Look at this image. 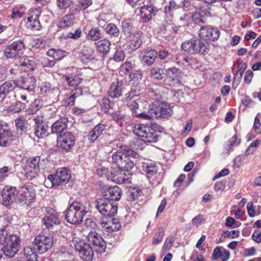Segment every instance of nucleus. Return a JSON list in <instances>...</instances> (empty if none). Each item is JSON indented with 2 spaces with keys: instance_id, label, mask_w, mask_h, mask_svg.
<instances>
[{
  "instance_id": "57",
  "label": "nucleus",
  "mask_w": 261,
  "mask_h": 261,
  "mask_svg": "<svg viewBox=\"0 0 261 261\" xmlns=\"http://www.w3.org/2000/svg\"><path fill=\"white\" fill-rule=\"evenodd\" d=\"M175 239L173 237H169L167 238L163 246L162 249L164 251L169 250L171 248L172 245Z\"/></svg>"
},
{
  "instance_id": "60",
  "label": "nucleus",
  "mask_w": 261,
  "mask_h": 261,
  "mask_svg": "<svg viewBox=\"0 0 261 261\" xmlns=\"http://www.w3.org/2000/svg\"><path fill=\"white\" fill-rule=\"evenodd\" d=\"M36 250L35 246H34L33 248L30 246L25 247L24 248V255L25 258L36 254Z\"/></svg>"
},
{
  "instance_id": "44",
  "label": "nucleus",
  "mask_w": 261,
  "mask_h": 261,
  "mask_svg": "<svg viewBox=\"0 0 261 261\" xmlns=\"http://www.w3.org/2000/svg\"><path fill=\"white\" fill-rule=\"evenodd\" d=\"M193 21L196 24L203 26L202 24L205 22L204 16L200 12L196 11L191 16Z\"/></svg>"
},
{
  "instance_id": "37",
  "label": "nucleus",
  "mask_w": 261,
  "mask_h": 261,
  "mask_svg": "<svg viewBox=\"0 0 261 261\" xmlns=\"http://www.w3.org/2000/svg\"><path fill=\"white\" fill-rule=\"evenodd\" d=\"M180 6L177 5L175 1L172 0L169 2L168 4L165 8V13L166 15L171 16L173 13L176 10L180 8Z\"/></svg>"
},
{
  "instance_id": "31",
  "label": "nucleus",
  "mask_w": 261,
  "mask_h": 261,
  "mask_svg": "<svg viewBox=\"0 0 261 261\" xmlns=\"http://www.w3.org/2000/svg\"><path fill=\"white\" fill-rule=\"evenodd\" d=\"M105 126L103 124H99L97 125L89 135V140L91 142H94L102 134Z\"/></svg>"
},
{
  "instance_id": "11",
  "label": "nucleus",
  "mask_w": 261,
  "mask_h": 261,
  "mask_svg": "<svg viewBox=\"0 0 261 261\" xmlns=\"http://www.w3.org/2000/svg\"><path fill=\"white\" fill-rule=\"evenodd\" d=\"M75 139L73 134L69 132H66L57 138V146L65 151H69L75 144Z\"/></svg>"
},
{
  "instance_id": "1",
  "label": "nucleus",
  "mask_w": 261,
  "mask_h": 261,
  "mask_svg": "<svg viewBox=\"0 0 261 261\" xmlns=\"http://www.w3.org/2000/svg\"><path fill=\"white\" fill-rule=\"evenodd\" d=\"M117 146L118 149L115 153V164L119 169L127 170L133 164V163L128 162L127 157L136 159L139 157V154L126 145H117Z\"/></svg>"
},
{
  "instance_id": "29",
  "label": "nucleus",
  "mask_w": 261,
  "mask_h": 261,
  "mask_svg": "<svg viewBox=\"0 0 261 261\" xmlns=\"http://www.w3.org/2000/svg\"><path fill=\"white\" fill-rule=\"evenodd\" d=\"M229 256V251L221 247H217L214 250L213 257L215 259L220 258L223 261H227Z\"/></svg>"
},
{
  "instance_id": "20",
  "label": "nucleus",
  "mask_w": 261,
  "mask_h": 261,
  "mask_svg": "<svg viewBox=\"0 0 261 261\" xmlns=\"http://www.w3.org/2000/svg\"><path fill=\"white\" fill-rule=\"evenodd\" d=\"M89 242L98 248L99 251H103L106 249V242L95 231H91L87 237Z\"/></svg>"
},
{
  "instance_id": "49",
  "label": "nucleus",
  "mask_w": 261,
  "mask_h": 261,
  "mask_svg": "<svg viewBox=\"0 0 261 261\" xmlns=\"http://www.w3.org/2000/svg\"><path fill=\"white\" fill-rule=\"evenodd\" d=\"M143 168L146 173L150 176L155 175L158 172V168L153 164H145L143 165Z\"/></svg>"
},
{
  "instance_id": "27",
  "label": "nucleus",
  "mask_w": 261,
  "mask_h": 261,
  "mask_svg": "<svg viewBox=\"0 0 261 261\" xmlns=\"http://www.w3.org/2000/svg\"><path fill=\"white\" fill-rule=\"evenodd\" d=\"M102 228H105V231L112 235L114 231L113 225L114 224V216H105L100 222ZM109 236V234H107Z\"/></svg>"
},
{
  "instance_id": "55",
  "label": "nucleus",
  "mask_w": 261,
  "mask_h": 261,
  "mask_svg": "<svg viewBox=\"0 0 261 261\" xmlns=\"http://www.w3.org/2000/svg\"><path fill=\"white\" fill-rule=\"evenodd\" d=\"M72 3V0H57V5L60 9H66Z\"/></svg>"
},
{
  "instance_id": "45",
  "label": "nucleus",
  "mask_w": 261,
  "mask_h": 261,
  "mask_svg": "<svg viewBox=\"0 0 261 261\" xmlns=\"http://www.w3.org/2000/svg\"><path fill=\"white\" fill-rule=\"evenodd\" d=\"M43 102L42 99L38 98L34 100L29 109V113H35L38 111L43 106Z\"/></svg>"
},
{
  "instance_id": "18",
  "label": "nucleus",
  "mask_w": 261,
  "mask_h": 261,
  "mask_svg": "<svg viewBox=\"0 0 261 261\" xmlns=\"http://www.w3.org/2000/svg\"><path fill=\"white\" fill-rule=\"evenodd\" d=\"M35 122L36 129L35 131V135L38 138H43L47 136V129L48 128L46 122L43 120V118L41 116H37L34 119Z\"/></svg>"
},
{
  "instance_id": "22",
  "label": "nucleus",
  "mask_w": 261,
  "mask_h": 261,
  "mask_svg": "<svg viewBox=\"0 0 261 261\" xmlns=\"http://www.w3.org/2000/svg\"><path fill=\"white\" fill-rule=\"evenodd\" d=\"M18 81H9L5 82L0 86V98L4 99L6 94L12 91L16 87H19Z\"/></svg>"
},
{
  "instance_id": "12",
  "label": "nucleus",
  "mask_w": 261,
  "mask_h": 261,
  "mask_svg": "<svg viewBox=\"0 0 261 261\" xmlns=\"http://www.w3.org/2000/svg\"><path fill=\"white\" fill-rule=\"evenodd\" d=\"M167 85L174 87H178L182 85L181 72L175 67L168 68L166 71Z\"/></svg>"
},
{
  "instance_id": "43",
  "label": "nucleus",
  "mask_w": 261,
  "mask_h": 261,
  "mask_svg": "<svg viewBox=\"0 0 261 261\" xmlns=\"http://www.w3.org/2000/svg\"><path fill=\"white\" fill-rule=\"evenodd\" d=\"M121 170L120 176L117 177V182L118 184H127L131 182L132 177L125 173L124 171L126 169Z\"/></svg>"
},
{
  "instance_id": "19",
  "label": "nucleus",
  "mask_w": 261,
  "mask_h": 261,
  "mask_svg": "<svg viewBox=\"0 0 261 261\" xmlns=\"http://www.w3.org/2000/svg\"><path fill=\"white\" fill-rule=\"evenodd\" d=\"M157 57L156 50L154 49L144 50L141 53L139 59L143 65L150 66L154 62Z\"/></svg>"
},
{
  "instance_id": "16",
  "label": "nucleus",
  "mask_w": 261,
  "mask_h": 261,
  "mask_svg": "<svg viewBox=\"0 0 261 261\" xmlns=\"http://www.w3.org/2000/svg\"><path fill=\"white\" fill-rule=\"evenodd\" d=\"M18 191L14 187L7 186L2 191L3 204L8 206L10 205L15 200Z\"/></svg>"
},
{
  "instance_id": "54",
  "label": "nucleus",
  "mask_w": 261,
  "mask_h": 261,
  "mask_svg": "<svg viewBox=\"0 0 261 261\" xmlns=\"http://www.w3.org/2000/svg\"><path fill=\"white\" fill-rule=\"evenodd\" d=\"M27 123V120L23 117H19L15 120L16 126L17 129H19L21 132L24 129Z\"/></svg>"
},
{
  "instance_id": "33",
  "label": "nucleus",
  "mask_w": 261,
  "mask_h": 261,
  "mask_svg": "<svg viewBox=\"0 0 261 261\" xmlns=\"http://www.w3.org/2000/svg\"><path fill=\"white\" fill-rule=\"evenodd\" d=\"M19 248L17 247L16 245H13L12 246L6 244L2 248V250L4 254L10 257H13L15 254L18 252Z\"/></svg>"
},
{
  "instance_id": "61",
  "label": "nucleus",
  "mask_w": 261,
  "mask_h": 261,
  "mask_svg": "<svg viewBox=\"0 0 261 261\" xmlns=\"http://www.w3.org/2000/svg\"><path fill=\"white\" fill-rule=\"evenodd\" d=\"M81 9L85 10L92 4V0H79Z\"/></svg>"
},
{
  "instance_id": "58",
  "label": "nucleus",
  "mask_w": 261,
  "mask_h": 261,
  "mask_svg": "<svg viewBox=\"0 0 261 261\" xmlns=\"http://www.w3.org/2000/svg\"><path fill=\"white\" fill-rule=\"evenodd\" d=\"M41 13V10L40 8H37L32 10L29 13V16L28 18L29 19H39V17Z\"/></svg>"
},
{
  "instance_id": "34",
  "label": "nucleus",
  "mask_w": 261,
  "mask_h": 261,
  "mask_svg": "<svg viewBox=\"0 0 261 261\" xmlns=\"http://www.w3.org/2000/svg\"><path fill=\"white\" fill-rule=\"evenodd\" d=\"M20 64L21 67V70H23L25 72L33 71L35 67V62L32 60H29L25 58L21 59Z\"/></svg>"
},
{
  "instance_id": "28",
  "label": "nucleus",
  "mask_w": 261,
  "mask_h": 261,
  "mask_svg": "<svg viewBox=\"0 0 261 261\" xmlns=\"http://www.w3.org/2000/svg\"><path fill=\"white\" fill-rule=\"evenodd\" d=\"M153 8L151 6H144L141 8V17L144 22H148L155 15Z\"/></svg>"
},
{
  "instance_id": "46",
  "label": "nucleus",
  "mask_w": 261,
  "mask_h": 261,
  "mask_svg": "<svg viewBox=\"0 0 261 261\" xmlns=\"http://www.w3.org/2000/svg\"><path fill=\"white\" fill-rule=\"evenodd\" d=\"M20 239L19 237L16 234H10L8 236L7 240L6 241V244L10 245L12 246L16 245L17 247L20 248Z\"/></svg>"
},
{
  "instance_id": "3",
  "label": "nucleus",
  "mask_w": 261,
  "mask_h": 261,
  "mask_svg": "<svg viewBox=\"0 0 261 261\" xmlns=\"http://www.w3.org/2000/svg\"><path fill=\"white\" fill-rule=\"evenodd\" d=\"M86 213V207L82 202L74 201L65 212V219L70 223L79 224Z\"/></svg>"
},
{
  "instance_id": "41",
  "label": "nucleus",
  "mask_w": 261,
  "mask_h": 261,
  "mask_svg": "<svg viewBox=\"0 0 261 261\" xmlns=\"http://www.w3.org/2000/svg\"><path fill=\"white\" fill-rule=\"evenodd\" d=\"M164 71L163 68L156 67L150 70V76L154 80H161L163 79Z\"/></svg>"
},
{
  "instance_id": "38",
  "label": "nucleus",
  "mask_w": 261,
  "mask_h": 261,
  "mask_svg": "<svg viewBox=\"0 0 261 261\" xmlns=\"http://www.w3.org/2000/svg\"><path fill=\"white\" fill-rule=\"evenodd\" d=\"M137 96L134 94L131 95V94H129V95L126 97V105L130 108V110H136L138 109L139 105L137 102Z\"/></svg>"
},
{
  "instance_id": "63",
  "label": "nucleus",
  "mask_w": 261,
  "mask_h": 261,
  "mask_svg": "<svg viewBox=\"0 0 261 261\" xmlns=\"http://www.w3.org/2000/svg\"><path fill=\"white\" fill-rule=\"evenodd\" d=\"M14 96L18 99H20L23 101H26L27 99V95L24 93V90L22 89H19L17 91Z\"/></svg>"
},
{
  "instance_id": "9",
  "label": "nucleus",
  "mask_w": 261,
  "mask_h": 261,
  "mask_svg": "<svg viewBox=\"0 0 261 261\" xmlns=\"http://www.w3.org/2000/svg\"><path fill=\"white\" fill-rule=\"evenodd\" d=\"M17 201L21 204L31 203L36 197V192L31 185H24L19 188L17 194Z\"/></svg>"
},
{
  "instance_id": "13",
  "label": "nucleus",
  "mask_w": 261,
  "mask_h": 261,
  "mask_svg": "<svg viewBox=\"0 0 261 261\" xmlns=\"http://www.w3.org/2000/svg\"><path fill=\"white\" fill-rule=\"evenodd\" d=\"M25 49L24 45L21 40L14 41L4 50L7 58H13L21 55Z\"/></svg>"
},
{
  "instance_id": "26",
  "label": "nucleus",
  "mask_w": 261,
  "mask_h": 261,
  "mask_svg": "<svg viewBox=\"0 0 261 261\" xmlns=\"http://www.w3.org/2000/svg\"><path fill=\"white\" fill-rule=\"evenodd\" d=\"M40 91L41 92V94H44L47 96L57 95L59 93V90L58 88L52 87L51 84L47 82L42 83L40 88Z\"/></svg>"
},
{
  "instance_id": "62",
  "label": "nucleus",
  "mask_w": 261,
  "mask_h": 261,
  "mask_svg": "<svg viewBox=\"0 0 261 261\" xmlns=\"http://www.w3.org/2000/svg\"><path fill=\"white\" fill-rule=\"evenodd\" d=\"M25 108L24 103L21 102L20 101H17L14 106L12 110L14 113H18L23 110Z\"/></svg>"
},
{
  "instance_id": "15",
  "label": "nucleus",
  "mask_w": 261,
  "mask_h": 261,
  "mask_svg": "<svg viewBox=\"0 0 261 261\" xmlns=\"http://www.w3.org/2000/svg\"><path fill=\"white\" fill-rule=\"evenodd\" d=\"M61 221L56 211L50 207L46 208V215L42 219V222L48 229H53L54 226L59 225Z\"/></svg>"
},
{
  "instance_id": "30",
  "label": "nucleus",
  "mask_w": 261,
  "mask_h": 261,
  "mask_svg": "<svg viewBox=\"0 0 261 261\" xmlns=\"http://www.w3.org/2000/svg\"><path fill=\"white\" fill-rule=\"evenodd\" d=\"M75 17L73 14H68L62 17L58 23V27L60 28H65L73 24Z\"/></svg>"
},
{
  "instance_id": "4",
  "label": "nucleus",
  "mask_w": 261,
  "mask_h": 261,
  "mask_svg": "<svg viewBox=\"0 0 261 261\" xmlns=\"http://www.w3.org/2000/svg\"><path fill=\"white\" fill-rule=\"evenodd\" d=\"M208 44L199 39L192 38L181 44V48L191 54H203L208 51Z\"/></svg>"
},
{
  "instance_id": "5",
  "label": "nucleus",
  "mask_w": 261,
  "mask_h": 261,
  "mask_svg": "<svg viewBox=\"0 0 261 261\" xmlns=\"http://www.w3.org/2000/svg\"><path fill=\"white\" fill-rule=\"evenodd\" d=\"M54 243V238L50 234L40 233L36 236L33 245L40 254H43L50 250Z\"/></svg>"
},
{
  "instance_id": "36",
  "label": "nucleus",
  "mask_w": 261,
  "mask_h": 261,
  "mask_svg": "<svg viewBox=\"0 0 261 261\" xmlns=\"http://www.w3.org/2000/svg\"><path fill=\"white\" fill-rule=\"evenodd\" d=\"M247 67V64H243L240 67H238V70L236 72L233 81V85H238L240 83L242 77L244 74L245 70Z\"/></svg>"
},
{
  "instance_id": "47",
  "label": "nucleus",
  "mask_w": 261,
  "mask_h": 261,
  "mask_svg": "<svg viewBox=\"0 0 261 261\" xmlns=\"http://www.w3.org/2000/svg\"><path fill=\"white\" fill-rule=\"evenodd\" d=\"M88 37L92 40H97L101 38V34L99 29L95 28L91 29L88 34Z\"/></svg>"
},
{
  "instance_id": "35",
  "label": "nucleus",
  "mask_w": 261,
  "mask_h": 261,
  "mask_svg": "<svg viewBox=\"0 0 261 261\" xmlns=\"http://www.w3.org/2000/svg\"><path fill=\"white\" fill-rule=\"evenodd\" d=\"M143 33L141 32L135 33L130 40V45L134 48H139L142 43Z\"/></svg>"
},
{
  "instance_id": "7",
  "label": "nucleus",
  "mask_w": 261,
  "mask_h": 261,
  "mask_svg": "<svg viewBox=\"0 0 261 261\" xmlns=\"http://www.w3.org/2000/svg\"><path fill=\"white\" fill-rule=\"evenodd\" d=\"M133 132L136 136L145 138L146 142L154 143L158 141V135L155 130L148 125L137 124L134 127Z\"/></svg>"
},
{
  "instance_id": "40",
  "label": "nucleus",
  "mask_w": 261,
  "mask_h": 261,
  "mask_svg": "<svg viewBox=\"0 0 261 261\" xmlns=\"http://www.w3.org/2000/svg\"><path fill=\"white\" fill-rule=\"evenodd\" d=\"M63 80L66 81L69 86L75 87L80 84L82 81V79L79 76H64L62 77Z\"/></svg>"
},
{
  "instance_id": "32",
  "label": "nucleus",
  "mask_w": 261,
  "mask_h": 261,
  "mask_svg": "<svg viewBox=\"0 0 261 261\" xmlns=\"http://www.w3.org/2000/svg\"><path fill=\"white\" fill-rule=\"evenodd\" d=\"M82 93V90L80 88H76L70 93V95L65 99V104L68 106H73L74 104L76 97Z\"/></svg>"
},
{
  "instance_id": "59",
  "label": "nucleus",
  "mask_w": 261,
  "mask_h": 261,
  "mask_svg": "<svg viewBox=\"0 0 261 261\" xmlns=\"http://www.w3.org/2000/svg\"><path fill=\"white\" fill-rule=\"evenodd\" d=\"M10 170L11 169L8 166H4L0 168V181L3 180L8 176L9 172Z\"/></svg>"
},
{
  "instance_id": "14",
  "label": "nucleus",
  "mask_w": 261,
  "mask_h": 261,
  "mask_svg": "<svg viewBox=\"0 0 261 261\" xmlns=\"http://www.w3.org/2000/svg\"><path fill=\"white\" fill-rule=\"evenodd\" d=\"M220 32L211 26H201L199 31V37L204 40L215 41L219 38Z\"/></svg>"
},
{
  "instance_id": "6",
  "label": "nucleus",
  "mask_w": 261,
  "mask_h": 261,
  "mask_svg": "<svg viewBox=\"0 0 261 261\" xmlns=\"http://www.w3.org/2000/svg\"><path fill=\"white\" fill-rule=\"evenodd\" d=\"M47 162L45 160H42L41 162L40 157L35 156L27 162L25 166V175L29 179H32L35 178L39 173L40 169H44V164Z\"/></svg>"
},
{
  "instance_id": "25",
  "label": "nucleus",
  "mask_w": 261,
  "mask_h": 261,
  "mask_svg": "<svg viewBox=\"0 0 261 261\" xmlns=\"http://www.w3.org/2000/svg\"><path fill=\"white\" fill-rule=\"evenodd\" d=\"M36 79L34 77L27 76L23 78L21 77V81L18 83L20 84L19 86L21 89L32 91L36 87Z\"/></svg>"
},
{
  "instance_id": "56",
  "label": "nucleus",
  "mask_w": 261,
  "mask_h": 261,
  "mask_svg": "<svg viewBox=\"0 0 261 261\" xmlns=\"http://www.w3.org/2000/svg\"><path fill=\"white\" fill-rule=\"evenodd\" d=\"M9 233L6 228L4 227L0 229V245L6 242Z\"/></svg>"
},
{
  "instance_id": "8",
  "label": "nucleus",
  "mask_w": 261,
  "mask_h": 261,
  "mask_svg": "<svg viewBox=\"0 0 261 261\" xmlns=\"http://www.w3.org/2000/svg\"><path fill=\"white\" fill-rule=\"evenodd\" d=\"M71 178L69 170L66 168H59L54 175H49L46 182H50L51 186H59L68 182Z\"/></svg>"
},
{
  "instance_id": "39",
  "label": "nucleus",
  "mask_w": 261,
  "mask_h": 261,
  "mask_svg": "<svg viewBox=\"0 0 261 261\" xmlns=\"http://www.w3.org/2000/svg\"><path fill=\"white\" fill-rule=\"evenodd\" d=\"M154 106H155V104L153 103L149 106L148 111L147 113H141L138 115V117L144 120H151L153 118H155L154 113L153 112V111H154Z\"/></svg>"
},
{
  "instance_id": "42",
  "label": "nucleus",
  "mask_w": 261,
  "mask_h": 261,
  "mask_svg": "<svg viewBox=\"0 0 261 261\" xmlns=\"http://www.w3.org/2000/svg\"><path fill=\"white\" fill-rule=\"evenodd\" d=\"M110 41L106 39L100 40L97 43V48L101 53H108L110 50Z\"/></svg>"
},
{
  "instance_id": "17",
  "label": "nucleus",
  "mask_w": 261,
  "mask_h": 261,
  "mask_svg": "<svg viewBox=\"0 0 261 261\" xmlns=\"http://www.w3.org/2000/svg\"><path fill=\"white\" fill-rule=\"evenodd\" d=\"M155 106H154V111L155 118H167L172 115L173 110L171 107L168 103L162 102L158 106L159 102L155 101Z\"/></svg>"
},
{
  "instance_id": "50",
  "label": "nucleus",
  "mask_w": 261,
  "mask_h": 261,
  "mask_svg": "<svg viewBox=\"0 0 261 261\" xmlns=\"http://www.w3.org/2000/svg\"><path fill=\"white\" fill-rule=\"evenodd\" d=\"M26 23L27 28H31L36 30H39L41 27L39 19H29L27 18Z\"/></svg>"
},
{
  "instance_id": "21",
  "label": "nucleus",
  "mask_w": 261,
  "mask_h": 261,
  "mask_svg": "<svg viewBox=\"0 0 261 261\" xmlns=\"http://www.w3.org/2000/svg\"><path fill=\"white\" fill-rule=\"evenodd\" d=\"M12 133L8 126L0 124V146L6 147L10 144Z\"/></svg>"
},
{
  "instance_id": "51",
  "label": "nucleus",
  "mask_w": 261,
  "mask_h": 261,
  "mask_svg": "<svg viewBox=\"0 0 261 261\" xmlns=\"http://www.w3.org/2000/svg\"><path fill=\"white\" fill-rule=\"evenodd\" d=\"M133 68L132 64L130 62H125L122 64L119 69V73L120 75L126 74L129 72Z\"/></svg>"
},
{
  "instance_id": "53",
  "label": "nucleus",
  "mask_w": 261,
  "mask_h": 261,
  "mask_svg": "<svg viewBox=\"0 0 261 261\" xmlns=\"http://www.w3.org/2000/svg\"><path fill=\"white\" fill-rule=\"evenodd\" d=\"M114 106L113 101H111L109 98H103L102 99V103L101 104V109L105 113L108 112L110 108H112Z\"/></svg>"
},
{
  "instance_id": "2",
  "label": "nucleus",
  "mask_w": 261,
  "mask_h": 261,
  "mask_svg": "<svg viewBox=\"0 0 261 261\" xmlns=\"http://www.w3.org/2000/svg\"><path fill=\"white\" fill-rule=\"evenodd\" d=\"M104 190H106V191L102 192L105 197L104 201L101 199L96 200V207L99 213L105 216H114L113 188L106 186Z\"/></svg>"
},
{
  "instance_id": "23",
  "label": "nucleus",
  "mask_w": 261,
  "mask_h": 261,
  "mask_svg": "<svg viewBox=\"0 0 261 261\" xmlns=\"http://www.w3.org/2000/svg\"><path fill=\"white\" fill-rule=\"evenodd\" d=\"M68 119L67 117H62L55 121L51 125V130L53 134L61 133L67 127Z\"/></svg>"
},
{
  "instance_id": "48",
  "label": "nucleus",
  "mask_w": 261,
  "mask_h": 261,
  "mask_svg": "<svg viewBox=\"0 0 261 261\" xmlns=\"http://www.w3.org/2000/svg\"><path fill=\"white\" fill-rule=\"evenodd\" d=\"M133 24V21L131 19H127L122 21V28L125 35H129L132 31Z\"/></svg>"
},
{
  "instance_id": "24",
  "label": "nucleus",
  "mask_w": 261,
  "mask_h": 261,
  "mask_svg": "<svg viewBox=\"0 0 261 261\" xmlns=\"http://www.w3.org/2000/svg\"><path fill=\"white\" fill-rule=\"evenodd\" d=\"M81 54V61L84 63H88L95 59L94 49L88 44H86L83 46Z\"/></svg>"
},
{
  "instance_id": "10",
  "label": "nucleus",
  "mask_w": 261,
  "mask_h": 261,
  "mask_svg": "<svg viewBox=\"0 0 261 261\" xmlns=\"http://www.w3.org/2000/svg\"><path fill=\"white\" fill-rule=\"evenodd\" d=\"M75 250L79 252L81 257L86 261L91 260L94 252L91 246L83 240H73Z\"/></svg>"
},
{
  "instance_id": "52",
  "label": "nucleus",
  "mask_w": 261,
  "mask_h": 261,
  "mask_svg": "<svg viewBox=\"0 0 261 261\" xmlns=\"http://www.w3.org/2000/svg\"><path fill=\"white\" fill-rule=\"evenodd\" d=\"M164 236V231L163 229L162 228H159L153 238L152 241L153 245H156L160 244L162 242Z\"/></svg>"
},
{
  "instance_id": "64",
  "label": "nucleus",
  "mask_w": 261,
  "mask_h": 261,
  "mask_svg": "<svg viewBox=\"0 0 261 261\" xmlns=\"http://www.w3.org/2000/svg\"><path fill=\"white\" fill-rule=\"evenodd\" d=\"M254 128L257 133L261 134V123L257 117L254 119Z\"/></svg>"
}]
</instances>
